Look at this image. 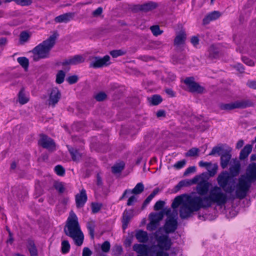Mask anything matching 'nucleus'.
Wrapping results in <instances>:
<instances>
[{
	"label": "nucleus",
	"instance_id": "nucleus-1",
	"mask_svg": "<svg viewBox=\"0 0 256 256\" xmlns=\"http://www.w3.org/2000/svg\"><path fill=\"white\" fill-rule=\"evenodd\" d=\"M224 192L222 188L218 186H212L208 191L207 196L201 198L202 208L210 207L212 204H216L218 206H222L228 202V200H234L237 198H232V195L236 192L235 185L228 186Z\"/></svg>",
	"mask_w": 256,
	"mask_h": 256
},
{
	"label": "nucleus",
	"instance_id": "nucleus-2",
	"mask_svg": "<svg viewBox=\"0 0 256 256\" xmlns=\"http://www.w3.org/2000/svg\"><path fill=\"white\" fill-rule=\"evenodd\" d=\"M256 180V164H250L246 173L242 175L235 185L236 192L232 195V198L243 199L247 195L251 186L252 183Z\"/></svg>",
	"mask_w": 256,
	"mask_h": 256
},
{
	"label": "nucleus",
	"instance_id": "nucleus-3",
	"mask_svg": "<svg viewBox=\"0 0 256 256\" xmlns=\"http://www.w3.org/2000/svg\"><path fill=\"white\" fill-rule=\"evenodd\" d=\"M65 234L72 238L75 244L80 246L83 242L84 234L80 230L78 218L73 211H71L64 228Z\"/></svg>",
	"mask_w": 256,
	"mask_h": 256
},
{
	"label": "nucleus",
	"instance_id": "nucleus-4",
	"mask_svg": "<svg viewBox=\"0 0 256 256\" xmlns=\"http://www.w3.org/2000/svg\"><path fill=\"white\" fill-rule=\"evenodd\" d=\"M58 36L56 33H54L46 40L43 41L32 49L31 52L33 54L32 56L33 60L37 62L40 59L50 57V52L55 44Z\"/></svg>",
	"mask_w": 256,
	"mask_h": 256
},
{
	"label": "nucleus",
	"instance_id": "nucleus-5",
	"mask_svg": "<svg viewBox=\"0 0 256 256\" xmlns=\"http://www.w3.org/2000/svg\"><path fill=\"white\" fill-rule=\"evenodd\" d=\"M200 208H202V204L200 196H188L180 206V217L182 219L186 218Z\"/></svg>",
	"mask_w": 256,
	"mask_h": 256
},
{
	"label": "nucleus",
	"instance_id": "nucleus-6",
	"mask_svg": "<svg viewBox=\"0 0 256 256\" xmlns=\"http://www.w3.org/2000/svg\"><path fill=\"white\" fill-rule=\"evenodd\" d=\"M160 229L155 233V237L158 242V246L160 249L158 250H154L152 256H169L166 252L164 250H168L171 246L172 242L168 235L159 236V232Z\"/></svg>",
	"mask_w": 256,
	"mask_h": 256
},
{
	"label": "nucleus",
	"instance_id": "nucleus-7",
	"mask_svg": "<svg viewBox=\"0 0 256 256\" xmlns=\"http://www.w3.org/2000/svg\"><path fill=\"white\" fill-rule=\"evenodd\" d=\"M110 57L106 55L103 58L98 56L94 57L90 64V66L94 68H99L106 66L110 64Z\"/></svg>",
	"mask_w": 256,
	"mask_h": 256
},
{
	"label": "nucleus",
	"instance_id": "nucleus-8",
	"mask_svg": "<svg viewBox=\"0 0 256 256\" xmlns=\"http://www.w3.org/2000/svg\"><path fill=\"white\" fill-rule=\"evenodd\" d=\"M158 6V4L154 2L149 1L142 4H138L134 6L135 12H152Z\"/></svg>",
	"mask_w": 256,
	"mask_h": 256
},
{
	"label": "nucleus",
	"instance_id": "nucleus-9",
	"mask_svg": "<svg viewBox=\"0 0 256 256\" xmlns=\"http://www.w3.org/2000/svg\"><path fill=\"white\" fill-rule=\"evenodd\" d=\"M184 82L188 86L190 91L191 92L202 93L204 90L202 86L194 82V78L192 77L186 78Z\"/></svg>",
	"mask_w": 256,
	"mask_h": 256
},
{
	"label": "nucleus",
	"instance_id": "nucleus-10",
	"mask_svg": "<svg viewBox=\"0 0 256 256\" xmlns=\"http://www.w3.org/2000/svg\"><path fill=\"white\" fill-rule=\"evenodd\" d=\"M38 144L42 148L48 150L52 151L55 150V143L54 140L48 136L42 134L38 140Z\"/></svg>",
	"mask_w": 256,
	"mask_h": 256
},
{
	"label": "nucleus",
	"instance_id": "nucleus-11",
	"mask_svg": "<svg viewBox=\"0 0 256 256\" xmlns=\"http://www.w3.org/2000/svg\"><path fill=\"white\" fill-rule=\"evenodd\" d=\"M231 179L232 177L228 172L224 171L222 172L217 178V182L219 187L225 190L228 187H226V186L230 182Z\"/></svg>",
	"mask_w": 256,
	"mask_h": 256
},
{
	"label": "nucleus",
	"instance_id": "nucleus-12",
	"mask_svg": "<svg viewBox=\"0 0 256 256\" xmlns=\"http://www.w3.org/2000/svg\"><path fill=\"white\" fill-rule=\"evenodd\" d=\"M61 98V93L58 88H52L50 90L48 98V104L54 106Z\"/></svg>",
	"mask_w": 256,
	"mask_h": 256
},
{
	"label": "nucleus",
	"instance_id": "nucleus-13",
	"mask_svg": "<svg viewBox=\"0 0 256 256\" xmlns=\"http://www.w3.org/2000/svg\"><path fill=\"white\" fill-rule=\"evenodd\" d=\"M177 228V220L172 217H168L164 226L166 234L173 232Z\"/></svg>",
	"mask_w": 256,
	"mask_h": 256
},
{
	"label": "nucleus",
	"instance_id": "nucleus-14",
	"mask_svg": "<svg viewBox=\"0 0 256 256\" xmlns=\"http://www.w3.org/2000/svg\"><path fill=\"white\" fill-rule=\"evenodd\" d=\"M75 199L76 207H83L87 200L86 191L84 189L82 190L79 194L76 195Z\"/></svg>",
	"mask_w": 256,
	"mask_h": 256
},
{
	"label": "nucleus",
	"instance_id": "nucleus-15",
	"mask_svg": "<svg viewBox=\"0 0 256 256\" xmlns=\"http://www.w3.org/2000/svg\"><path fill=\"white\" fill-rule=\"evenodd\" d=\"M231 150L232 149L230 148H228L221 154L220 165L222 168H225L228 165L229 161L231 158Z\"/></svg>",
	"mask_w": 256,
	"mask_h": 256
},
{
	"label": "nucleus",
	"instance_id": "nucleus-16",
	"mask_svg": "<svg viewBox=\"0 0 256 256\" xmlns=\"http://www.w3.org/2000/svg\"><path fill=\"white\" fill-rule=\"evenodd\" d=\"M84 61V58L80 55H76L74 56L64 60L62 62L63 66L65 65H76L82 63Z\"/></svg>",
	"mask_w": 256,
	"mask_h": 256
},
{
	"label": "nucleus",
	"instance_id": "nucleus-17",
	"mask_svg": "<svg viewBox=\"0 0 256 256\" xmlns=\"http://www.w3.org/2000/svg\"><path fill=\"white\" fill-rule=\"evenodd\" d=\"M144 190V186L142 182H139L136 184L135 187L132 190H126L123 193L122 196L120 198V200H122L124 198L127 194H138L142 193Z\"/></svg>",
	"mask_w": 256,
	"mask_h": 256
},
{
	"label": "nucleus",
	"instance_id": "nucleus-18",
	"mask_svg": "<svg viewBox=\"0 0 256 256\" xmlns=\"http://www.w3.org/2000/svg\"><path fill=\"white\" fill-rule=\"evenodd\" d=\"M210 184L207 181L202 180L198 183L196 187L197 192L201 196L205 195L208 192Z\"/></svg>",
	"mask_w": 256,
	"mask_h": 256
},
{
	"label": "nucleus",
	"instance_id": "nucleus-19",
	"mask_svg": "<svg viewBox=\"0 0 256 256\" xmlns=\"http://www.w3.org/2000/svg\"><path fill=\"white\" fill-rule=\"evenodd\" d=\"M133 250L140 254L138 256H147L148 253V246L144 244H134Z\"/></svg>",
	"mask_w": 256,
	"mask_h": 256
},
{
	"label": "nucleus",
	"instance_id": "nucleus-20",
	"mask_svg": "<svg viewBox=\"0 0 256 256\" xmlns=\"http://www.w3.org/2000/svg\"><path fill=\"white\" fill-rule=\"evenodd\" d=\"M74 16V13H66L56 17L54 18V21L58 23H66L71 20L73 18Z\"/></svg>",
	"mask_w": 256,
	"mask_h": 256
},
{
	"label": "nucleus",
	"instance_id": "nucleus-21",
	"mask_svg": "<svg viewBox=\"0 0 256 256\" xmlns=\"http://www.w3.org/2000/svg\"><path fill=\"white\" fill-rule=\"evenodd\" d=\"M220 16V14L218 11H214L208 14L203 19V23L204 24H209L211 21L216 20Z\"/></svg>",
	"mask_w": 256,
	"mask_h": 256
},
{
	"label": "nucleus",
	"instance_id": "nucleus-22",
	"mask_svg": "<svg viewBox=\"0 0 256 256\" xmlns=\"http://www.w3.org/2000/svg\"><path fill=\"white\" fill-rule=\"evenodd\" d=\"M235 108H244L252 106L253 102L250 100H240L234 102Z\"/></svg>",
	"mask_w": 256,
	"mask_h": 256
},
{
	"label": "nucleus",
	"instance_id": "nucleus-23",
	"mask_svg": "<svg viewBox=\"0 0 256 256\" xmlns=\"http://www.w3.org/2000/svg\"><path fill=\"white\" fill-rule=\"evenodd\" d=\"M136 238L141 243H146L148 240V233L142 230H139L136 234Z\"/></svg>",
	"mask_w": 256,
	"mask_h": 256
},
{
	"label": "nucleus",
	"instance_id": "nucleus-24",
	"mask_svg": "<svg viewBox=\"0 0 256 256\" xmlns=\"http://www.w3.org/2000/svg\"><path fill=\"white\" fill-rule=\"evenodd\" d=\"M186 39V34L184 31L178 32L174 38V45L178 46L183 44Z\"/></svg>",
	"mask_w": 256,
	"mask_h": 256
},
{
	"label": "nucleus",
	"instance_id": "nucleus-25",
	"mask_svg": "<svg viewBox=\"0 0 256 256\" xmlns=\"http://www.w3.org/2000/svg\"><path fill=\"white\" fill-rule=\"evenodd\" d=\"M252 146L251 144H246L241 150L240 155V160H244L248 157L252 150Z\"/></svg>",
	"mask_w": 256,
	"mask_h": 256
},
{
	"label": "nucleus",
	"instance_id": "nucleus-26",
	"mask_svg": "<svg viewBox=\"0 0 256 256\" xmlns=\"http://www.w3.org/2000/svg\"><path fill=\"white\" fill-rule=\"evenodd\" d=\"M164 217V212H162L158 213L151 214L150 216V220L158 224L162 219Z\"/></svg>",
	"mask_w": 256,
	"mask_h": 256
},
{
	"label": "nucleus",
	"instance_id": "nucleus-27",
	"mask_svg": "<svg viewBox=\"0 0 256 256\" xmlns=\"http://www.w3.org/2000/svg\"><path fill=\"white\" fill-rule=\"evenodd\" d=\"M68 150L74 161H78L82 157V153L72 148H69Z\"/></svg>",
	"mask_w": 256,
	"mask_h": 256
},
{
	"label": "nucleus",
	"instance_id": "nucleus-28",
	"mask_svg": "<svg viewBox=\"0 0 256 256\" xmlns=\"http://www.w3.org/2000/svg\"><path fill=\"white\" fill-rule=\"evenodd\" d=\"M240 166L239 162L236 161L233 166L230 168V172L232 176H237L240 172Z\"/></svg>",
	"mask_w": 256,
	"mask_h": 256
},
{
	"label": "nucleus",
	"instance_id": "nucleus-29",
	"mask_svg": "<svg viewBox=\"0 0 256 256\" xmlns=\"http://www.w3.org/2000/svg\"><path fill=\"white\" fill-rule=\"evenodd\" d=\"M29 100L28 98L26 96L23 89L18 93V102L21 104L27 103Z\"/></svg>",
	"mask_w": 256,
	"mask_h": 256
},
{
	"label": "nucleus",
	"instance_id": "nucleus-30",
	"mask_svg": "<svg viewBox=\"0 0 256 256\" xmlns=\"http://www.w3.org/2000/svg\"><path fill=\"white\" fill-rule=\"evenodd\" d=\"M28 248L30 256H38V250L33 242H28Z\"/></svg>",
	"mask_w": 256,
	"mask_h": 256
},
{
	"label": "nucleus",
	"instance_id": "nucleus-31",
	"mask_svg": "<svg viewBox=\"0 0 256 256\" xmlns=\"http://www.w3.org/2000/svg\"><path fill=\"white\" fill-rule=\"evenodd\" d=\"M184 201L183 200V197L182 196H178L174 199L172 204V207L173 208H177L180 205L181 206L184 202Z\"/></svg>",
	"mask_w": 256,
	"mask_h": 256
},
{
	"label": "nucleus",
	"instance_id": "nucleus-32",
	"mask_svg": "<svg viewBox=\"0 0 256 256\" xmlns=\"http://www.w3.org/2000/svg\"><path fill=\"white\" fill-rule=\"evenodd\" d=\"M148 100L152 105L156 106L162 102V98L160 96L156 94L148 98Z\"/></svg>",
	"mask_w": 256,
	"mask_h": 256
},
{
	"label": "nucleus",
	"instance_id": "nucleus-33",
	"mask_svg": "<svg viewBox=\"0 0 256 256\" xmlns=\"http://www.w3.org/2000/svg\"><path fill=\"white\" fill-rule=\"evenodd\" d=\"M18 62L19 63V64L24 68L25 70L27 69L28 64H29V62L28 60L26 58V57H20L18 58L17 59Z\"/></svg>",
	"mask_w": 256,
	"mask_h": 256
},
{
	"label": "nucleus",
	"instance_id": "nucleus-34",
	"mask_svg": "<svg viewBox=\"0 0 256 256\" xmlns=\"http://www.w3.org/2000/svg\"><path fill=\"white\" fill-rule=\"evenodd\" d=\"M206 170L208 172L210 176H213L216 173L218 166L216 164H212L211 163L210 166H208Z\"/></svg>",
	"mask_w": 256,
	"mask_h": 256
},
{
	"label": "nucleus",
	"instance_id": "nucleus-35",
	"mask_svg": "<svg viewBox=\"0 0 256 256\" xmlns=\"http://www.w3.org/2000/svg\"><path fill=\"white\" fill-rule=\"evenodd\" d=\"M124 164L123 162L116 164L112 168L113 173L117 174L121 172L124 168Z\"/></svg>",
	"mask_w": 256,
	"mask_h": 256
},
{
	"label": "nucleus",
	"instance_id": "nucleus-36",
	"mask_svg": "<svg viewBox=\"0 0 256 256\" xmlns=\"http://www.w3.org/2000/svg\"><path fill=\"white\" fill-rule=\"evenodd\" d=\"M110 54L113 58H117L125 54L126 51L123 50H116L110 51Z\"/></svg>",
	"mask_w": 256,
	"mask_h": 256
},
{
	"label": "nucleus",
	"instance_id": "nucleus-37",
	"mask_svg": "<svg viewBox=\"0 0 256 256\" xmlns=\"http://www.w3.org/2000/svg\"><path fill=\"white\" fill-rule=\"evenodd\" d=\"M65 77V73L62 70H59L56 74V82L60 84L63 82Z\"/></svg>",
	"mask_w": 256,
	"mask_h": 256
},
{
	"label": "nucleus",
	"instance_id": "nucleus-38",
	"mask_svg": "<svg viewBox=\"0 0 256 256\" xmlns=\"http://www.w3.org/2000/svg\"><path fill=\"white\" fill-rule=\"evenodd\" d=\"M150 30L154 36H160L163 32V31L160 30L159 26L158 25L150 26Z\"/></svg>",
	"mask_w": 256,
	"mask_h": 256
},
{
	"label": "nucleus",
	"instance_id": "nucleus-39",
	"mask_svg": "<svg viewBox=\"0 0 256 256\" xmlns=\"http://www.w3.org/2000/svg\"><path fill=\"white\" fill-rule=\"evenodd\" d=\"M226 149H224L222 147L220 146H215L214 147L209 154V156H214L216 154H218V155L221 156V154L223 152V151L225 150Z\"/></svg>",
	"mask_w": 256,
	"mask_h": 256
},
{
	"label": "nucleus",
	"instance_id": "nucleus-40",
	"mask_svg": "<svg viewBox=\"0 0 256 256\" xmlns=\"http://www.w3.org/2000/svg\"><path fill=\"white\" fill-rule=\"evenodd\" d=\"M70 244L66 240H64L62 242V252L63 254H66L70 250Z\"/></svg>",
	"mask_w": 256,
	"mask_h": 256
},
{
	"label": "nucleus",
	"instance_id": "nucleus-41",
	"mask_svg": "<svg viewBox=\"0 0 256 256\" xmlns=\"http://www.w3.org/2000/svg\"><path fill=\"white\" fill-rule=\"evenodd\" d=\"M130 218L131 217L130 215L128 214V212H124V213L122 219V227L124 229H125L126 228L128 224Z\"/></svg>",
	"mask_w": 256,
	"mask_h": 256
},
{
	"label": "nucleus",
	"instance_id": "nucleus-42",
	"mask_svg": "<svg viewBox=\"0 0 256 256\" xmlns=\"http://www.w3.org/2000/svg\"><path fill=\"white\" fill-rule=\"evenodd\" d=\"M87 228L89 234L92 238H94V234L95 224L94 222H89L87 224Z\"/></svg>",
	"mask_w": 256,
	"mask_h": 256
},
{
	"label": "nucleus",
	"instance_id": "nucleus-43",
	"mask_svg": "<svg viewBox=\"0 0 256 256\" xmlns=\"http://www.w3.org/2000/svg\"><path fill=\"white\" fill-rule=\"evenodd\" d=\"M220 108L222 110H232L235 109L234 102L230 104H223L220 105Z\"/></svg>",
	"mask_w": 256,
	"mask_h": 256
},
{
	"label": "nucleus",
	"instance_id": "nucleus-44",
	"mask_svg": "<svg viewBox=\"0 0 256 256\" xmlns=\"http://www.w3.org/2000/svg\"><path fill=\"white\" fill-rule=\"evenodd\" d=\"M56 173L59 176H64L65 174L64 168L60 165H57L54 168Z\"/></svg>",
	"mask_w": 256,
	"mask_h": 256
},
{
	"label": "nucleus",
	"instance_id": "nucleus-45",
	"mask_svg": "<svg viewBox=\"0 0 256 256\" xmlns=\"http://www.w3.org/2000/svg\"><path fill=\"white\" fill-rule=\"evenodd\" d=\"M54 187L59 192L62 193L64 192V188L62 182H55Z\"/></svg>",
	"mask_w": 256,
	"mask_h": 256
},
{
	"label": "nucleus",
	"instance_id": "nucleus-46",
	"mask_svg": "<svg viewBox=\"0 0 256 256\" xmlns=\"http://www.w3.org/2000/svg\"><path fill=\"white\" fill-rule=\"evenodd\" d=\"M218 50L214 46L210 47L209 50V56L211 58H216L218 56Z\"/></svg>",
	"mask_w": 256,
	"mask_h": 256
},
{
	"label": "nucleus",
	"instance_id": "nucleus-47",
	"mask_svg": "<svg viewBox=\"0 0 256 256\" xmlns=\"http://www.w3.org/2000/svg\"><path fill=\"white\" fill-rule=\"evenodd\" d=\"M122 251V247L120 246H116L112 249V252L114 256L120 255Z\"/></svg>",
	"mask_w": 256,
	"mask_h": 256
},
{
	"label": "nucleus",
	"instance_id": "nucleus-48",
	"mask_svg": "<svg viewBox=\"0 0 256 256\" xmlns=\"http://www.w3.org/2000/svg\"><path fill=\"white\" fill-rule=\"evenodd\" d=\"M106 98V94L104 92H100L95 95L94 98L98 102L103 101Z\"/></svg>",
	"mask_w": 256,
	"mask_h": 256
},
{
	"label": "nucleus",
	"instance_id": "nucleus-49",
	"mask_svg": "<svg viewBox=\"0 0 256 256\" xmlns=\"http://www.w3.org/2000/svg\"><path fill=\"white\" fill-rule=\"evenodd\" d=\"M110 244L109 242L105 241L101 246V249L103 252H109Z\"/></svg>",
	"mask_w": 256,
	"mask_h": 256
},
{
	"label": "nucleus",
	"instance_id": "nucleus-50",
	"mask_svg": "<svg viewBox=\"0 0 256 256\" xmlns=\"http://www.w3.org/2000/svg\"><path fill=\"white\" fill-rule=\"evenodd\" d=\"M158 224L150 220V222L147 226V230L150 231L155 230L158 226Z\"/></svg>",
	"mask_w": 256,
	"mask_h": 256
},
{
	"label": "nucleus",
	"instance_id": "nucleus-51",
	"mask_svg": "<svg viewBox=\"0 0 256 256\" xmlns=\"http://www.w3.org/2000/svg\"><path fill=\"white\" fill-rule=\"evenodd\" d=\"M102 205L98 203H92V212L94 214L98 212L101 208Z\"/></svg>",
	"mask_w": 256,
	"mask_h": 256
},
{
	"label": "nucleus",
	"instance_id": "nucleus-52",
	"mask_svg": "<svg viewBox=\"0 0 256 256\" xmlns=\"http://www.w3.org/2000/svg\"><path fill=\"white\" fill-rule=\"evenodd\" d=\"M186 164V161L184 160H182L180 161L176 162L174 166V168L176 169H180L183 168Z\"/></svg>",
	"mask_w": 256,
	"mask_h": 256
},
{
	"label": "nucleus",
	"instance_id": "nucleus-53",
	"mask_svg": "<svg viewBox=\"0 0 256 256\" xmlns=\"http://www.w3.org/2000/svg\"><path fill=\"white\" fill-rule=\"evenodd\" d=\"M103 12V8L102 7H98L96 10L92 12V15L94 17H98Z\"/></svg>",
	"mask_w": 256,
	"mask_h": 256
},
{
	"label": "nucleus",
	"instance_id": "nucleus-54",
	"mask_svg": "<svg viewBox=\"0 0 256 256\" xmlns=\"http://www.w3.org/2000/svg\"><path fill=\"white\" fill-rule=\"evenodd\" d=\"M164 202L162 200L158 201L154 206V209L156 210H161L164 206Z\"/></svg>",
	"mask_w": 256,
	"mask_h": 256
},
{
	"label": "nucleus",
	"instance_id": "nucleus-55",
	"mask_svg": "<svg viewBox=\"0 0 256 256\" xmlns=\"http://www.w3.org/2000/svg\"><path fill=\"white\" fill-rule=\"evenodd\" d=\"M29 37L30 36L28 32H23L20 34V40L21 42H26L28 40Z\"/></svg>",
	"mask_w": 256,
	"mask_h": 256
},
{
	"label": "nucleus",
	"instance_id": "nucleus-56",
	"mask_svg": "<svg viewBox=\"0 0 256 256\" xmlns=\"http://www.w3.org/2000/svg\"><path fill=\"white\" fill-rule=\"evenodd\" d=\"M78 78L76 76H72L68 77L66 80L70 84H73L77 82Z\"/></svg>",
	"mask_w": 256,
	"mask_h": 256
},
{
	"label": "nucleus",
	"instance_id": "nucleus-57",
	"mask_svg": "<svg viewBox=\"0 0 256 256\" xmlns=\"http://www.w3.org/2000/svg\"><path fill=\"white\" fill-rule=\"evenodd\" d=\"M242 60L244 64L248 66H252L254 65V62L252 60L247 57L242 56Z\"/></svg>",
	"mask_w": 256,
	"mask_h": 256
},
{
	"label": "nucleus",
	"instance_id": "nucleus-58",
	"mask_svg": "<svg viewBox=\"0 0 256 256\" xmlns=\"http://www.w3.org/2000/svg\"><path fill=\"white\" fill-rule=\"evenodd\" d=\"M137 198L136 196H132L128 199L127 202V205L128 206H132L135 202H136Z\"/></svg>",
	"mask_w": 256,
	"mask_h": 256
},
{
	"label": "nucleus",
	"instance_id": "nucleus-59",
	"mask_svg": "<svg viewBox=\"0 0 256 256\" xmlns=\"http://www.w3.org/2000/svg\"><path fill=\"white\" fill-rule=\"evenodd\" d=\"M198 150L196 148H192L188 150L187 155L188 156H192L197 155Z\"/></svg>",
	"mask_w": 256,
	"mask_h": 256
},
{
	"label": "nucleus",
	"instance_id": "nucleus-60",
	"mask_svg": "<svg viewBox=\"0 0 256 256\" xmlns=\"http://www.w3.org/2000/svg\"><path fill=\"white\" fill-rule=\"evenodd\" d=\"M196 167L194 166L188 168L184 172V176H186L196 171Z\"/></svg>",
	"mask_w": 256,
	"mask_h": 256
},
{
	"label": "nucleus",
	"instance_id": "nucleus-61",
	"mask_svg": "<svg viewBox=\"0 0 256 256\" xmlns=\"http://www.w3.org/2000/svg\"><path fill=\"white\" fill-rule=\"evenodd\" d=\"M92 254V251L90 250V248L85 247L83 249L82 256H90Z\"/></svg>",
	"mask_w": 256,
	"mask_h": 256
},
{
	"label": "nucleus",
	"instance_id": "nucleus-62",
	"mask_svg": "<svg viewBox=\"0 0 256 256\" xmlns=\"http://www.w3.org/2000/svg\"><path fill=\"white\" fill-rule=\"evenodd\" d=\"M191 42L194 46H196L199 42V40L198 36H194L191 38Z\"/></svg>",
	"mask_w": 256,
	"mask_h": 256
},
{
	"label": "nucleus",
	"instance_id": "nucleus-63",
	"mask_svg": "<svg viewBox=\"0 0 256 256\" xmlns=\"http://www.w3.org/2000/svg\"><path fill=\"white\" fill-rule=\"evenodd\" d=\"M154 198V197H153V196L151 194H150L144 201L143 206H146L148 205Z\"/></svg>",
	"mask_w": 256,
	"mask_h": 256
},
{
	"label": "nucleus",
	"instance_id": "nucleus-64",
	"mask_svg": "<svg viewBox=\"0 0 256 256\" xmlns=\"http://www.w3.org/2000/svg\"><path fill=\"white\" fill-rule=\"evenodd\" d=\"M211 162H204L200 161L199 162V166L201 167H205L207 169L208 167L210 166Z\"/></svg>",
	"mask_w": 256,
	"mask_h": 256
}]
</instances>
